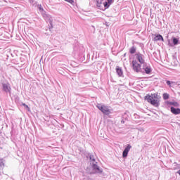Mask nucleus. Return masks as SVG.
<instances>
[{
  "label": "nucleus",
  "mask_w": 180,
  "mask_h": 180,
  "mask_svg": "<svg viewBox=\"0 0 180 180\" xmlns=\"http://www.w3.org/2000/svg\"><path fill=\"white\" fill-rule=\"evenodd\" d=\"M172 113L173 115H180V109L179 108H175L174 107H171L170 108Z\"/></svg>",
  "instance_id": "obj_8"
},
{
  "label": "nucleus",
  "mask_w": 180,
  "mask_h": 180,
  "mask_svg": "<svg viewBox=\"0 0 180 180\" xmlns=\"http://www.w3.org/2000/svg\"><path fill=\"white\" fill-rule=\"evenodd\" d=\"M135 60L139 61L140 64H143V65H146V60H144V55L140 53L135 54Z\"/></svg>",
  "instance_id": "obj_4"
},
{
  "label": "nucleus",
  "mask_w": 180,
  "mask_h": 180,
  "mask_svg": "<svg viewBox=\"0 0 180 180\" xmlns=\"http://www.w3.org/2000/svg\"><path fill=\"white\" fill-rule=\"evenodd\" d=\"M170 105H173V106H176V107H178L179 106V104L176 102L175 103H170Z\"/></svg>",
  "instance_id": "obj_20"
},
{
  "label": "nucleus",
  "mask_w": 180,
  "mask_h": 180,
  "mask_svg": "<svg viewBox=\"0 0 180 180\" xmlns=\"http://www.w3.org/2000/svg\"><path fill=\"white\" fill-rule=\"evenodd\" d=\"M163 99L165 101H167V99H169V94H168L167 93H164L163 94Z\"/></svg>",
  "instance_id": "obj_15"
},
{
  "label": "nucleus",
  "mask_w": 180,
  "mask_h": 180,
  "mask_svg": "<svg viewBox=\"0 0 180 180\" xmlns=\"http://www.w3.org/2000/svg\"><path fill=\"white\" fill-rule=\"evenodd\" d=\"M132 68L136 72H140L141 71V64L139 63L136 59L132 60Z\"/></svg>",
  "instance_id": "obj_3"
},
{
  "label": "nucleus",
  "mask_w": 180,
  "mask_h": 180,
  "mask_svg": "<svg viewBox=\"0 0 180 180\" xmlns=\"http://www.w3.org/2000/svg\"><path fill=\"white\" fill-rule=\"evenodd\" d=\"M66 2H68L69 4H74V0H65Z\"/></svg>",
  "instance_id": "obj_21"
},
{
  "label": "nucleus",
  "mask_w": 180,
  "mask_h": 180,
  "mask_svg": "<svg viewBox=\"0 0 180 180\" xmlns=\"http://www.w3.org/2000/svg\"><path fill=\"white\" fill-rule=\"evenodd\" d=\"M145 101H147L148 103H150V105H153V106H155V108H158L160 106V100L161 99V97L158 96V93L147 94L144 97Z\"/></svg>",
  "instance_id": "obj_1"
},
{
  "label": "nucleus",
  "mask_w": 180,
  "mask_h": 180,
  "mask_svg": "<svg viewBox=\"0 0 180 180\" xmlns=\"http://www.w3.org/2000/svg\"><path fill=\"white\" fill-rule=\"evenodd\" d=\"M50 25H52V21L51 20H50Z\"/></svg>",
  "instance_id": "obj_26"
},
{
  "label": "nucleus",
  "mask_w": 180,
  "mask_h": 180,
  "mask_svg": "<svg viewBox=\"0 0 180 180\" xmlns=\"http://www.w3.org/2000/svg\"><path fill=\"white\" fill-rule=\"evenodd\" d=\"M96 108H98V109H99V110H101V112H102V113H103L104 115H110L111 113L110 109H109V107L106 105L98 104L96 105Z\"/></svg>",
  "instance_id": "obj_2"
},
{
  "label": "nucleus",
  "mask_w": 180,
  "mask_h": 180,
  "mask_svg": "<svg viewBox=\"0 0 180 180\" xmlns=\"http://www.w3.org/2000/svg\"><path fill=\"white\" fill-rule=\"evenodd\" d=\"M179 40L176 38H173V44H174V46H176V44H178Z\"/></svg>",
  "instance_id": "obj_18"
},
{
  "label": "nucleus",
  "mask_w": 180,
  "mask_h": 180,
  "mask_svg": "<svg viewBox=\"0 0 180 180\" xmlns=\"http://www.w3.org/2000/svg\"><path fill=\"white\" fill-rule=\"evenodd\" d=\"M109 4H112V0H108Z\"/></svg>",
  "instance_id": "obj_24"
},
{
  "label": "nucleus",
  "mask_w": 180,
  "mask_h": 180,
  "mask_svg": "<svg viewBox=\"0 0 180 180\" xmlns=\"http://www.w3.org/2000/svg\"><path fill=\"white\" fill-rule=\"evenodd\" d=\"M167 84L171 88V87H172V85H174L175 84V82H171L169 80H167Z\"/></svg>",
  "instance_id": "obj_17"
},
{
  "label": "nucleus",
  "mask_w": 180,
  "mask_h": 180,
  "mask_svg": "<svg viewBox=\"0 0 180 180\" xmlns=\"http://www.w3.org/2000/svg\"><path fill=\"white\" fill-rule=\"evenodd\" d=\"M153 40L154 41H158L160 40L164 41V37H162L161 34H155Z\"/></svg>",
  "instance_id": "obj_9"
},
{
  "label": "nucleus",
  "mask_w": 180,
  "mask_h": 180,
  "mask_svg": "<svg viewBox=\"0 0 180 180\" xmlns=\"http://www.w3.org/2000/svg\"><path fill=\"white\" fill-rule=\"evenodd\" d=\"M0 167L1 168L5 167V160L4 159H0Z\"/></svg>",
  "instance_id": "obj_14"
},
{
  "label": "nucleus",
  "mask_w": 180,
  "mask_h": 180,
  "mask_svg": "<svg viewBox=\"0 0 180 180\" xmlns=\"http://www.w3.org/2000/svg\"><path fill=\"white\" fill-rule=\"evenodd\" d=\"M92 168L94 170V174H102V169H101L96 163H92Z\"/></svg>",
  "instance_id": "obj_6"
},
{
  "label": "nucleus",
  "mask_w": 180,
  "mask_h": 180,
  "mask_svg": "<svg viewBox=\"0 0 180 180\" xmlns=\"http://www.w3.org/2000/svg\"><path fill=\"white\" fill-rule=\"evenodd\" d=\"M90 160L94 164H95V158H93V156H90Z\"/></svg>",
  "instance_id": "obj_22"
},
{
  "label": "nucleus",
  "mask_w": 180,
  "mask_h": 180,
  "mask_svg": "<svg viewBox=\"0 0 180 180\" xmlns=\"http://www.w3.org/2000/svg\"><path fill=\"white\" fill-rule=\"evenodd\" d=\"M39 11H41V12H43V11H44V9H43V7L41 6V5L39 6Z\"/></svg>",
  "instance_id": "obj_23"
},
{
  "label": "nucleus",
  "mask_w": 180,
  "mask_h": 180,
  "mask_svg": "<svg viewBox=\"0 0 180 180\" xmlns=\"http://www.w3.org/2000/svg\"><path fill=\"white\" fill-rule=\"evenodd\" d=\"M22 106H24L28 112H30V108H29V105H26V103H22Z\"/></svg>",
  "instance_id": "obj_19"
},
{
  "label": "nucleus",
  "mask_w": 180,
  "mask_h": 180,
  "mask_svg": "<svg viewBox=\"0 0 180 180\" xmlns=\"http://www.w3.org/2000/svg\"><path fill=\"white\" fill-rule=\"evenodd\" d=\"M116 72L119 77H122L123 75V70H122V68H120V67L117 66L116 68Z\"/></svg>",
  "instance_id": "obj_10"
},
{
  "label": "nucleus",
  "mask_w": 180,
  "mask_h": 180,
  "mask_svg": "<svg viewBox=\"0 0 180 180\" xmlns=\"http://www.w3.org/2000/svg\"><path fill=\"white\" fill-rule=\"evenodd\" d=\"M136 46H132V47H131L130 49H129V53H130L131 54H134V53H136Z\"/></svg>",
  "instance_id": "obj_13"
},
{
  "label": "nucleus",
  "mask_w": 180,
  "mask_h": 180,
  "mask_svg": "<svg viewBox=\"0 0 180 180\" xmlns=\"http://www.w3.org/2000/svg\"><path fill=\"white\" fill-rule=\"evenodd\" d=\"M131 148V146L127 145L125 149L124 150L122 153V157L124 158H126L127 157V154H129V152L130 151V149Z\"/></svg>",
  "instance_id": "obj_7"
},
{
  "label": "nucleus",
  "mask_w": 180,
  "mask_h": 180,
  "mask_svg": "<svg viewBox=\"0 0 180 180\" xmlns=\"http://www.w3.org/2000/svg\"><path fill=\"white\" fill-rule=\"evenodd\" d=\"M103 6H104V9H108V8H109V6H110V3L104 2Z\"/></svg>",
  "instance_id": "obj_16"
},
{
  "label": "nucleus",
  "mask_w": 180,
  "mask_h": 180,
  "mask_svg": "<svg viewBox=\"0 0 180 180\" xmlns=\"http://www.w3.org/2000/svg\"><path fill=\"white\" fill-rule=\"evenodd\" d=\"M177 174H179V175H180V170H179V171L177 172Z\"/></svg>",
  "instance_id": "obj_25"
},
{
  "label": "nucleus",
  "mask_w": 180,
  "mask_h": 180,
  "mask_svg": "<svg viewBox=\"0 0 180 180\" xmlns=\"http://www.w3.org/2000/svg\"><path fill=\"white\" fill-rule=\"evenodd\" d=\"M11 89H12L11 88V84H9V83L3 84V90L4 92H8L11 94Z\"/></svg>",
  "instance_id": "obj_5"
},
{
  "label": "nucleus",
  "mask_w": 180,
  "mask_h": 180,
  "mask_svg": "<svg viewBox=\"0 0 180 180\" xmlns=\"http://www.w3.org/2000/svg\"><path fill=\"white\" fill-rule=\"evenodd\" d=\"M96 2V6H98V8H101L102 6V4L103 2V0H94Z\"/></svg>",
  "instance_id": "obj_11"
},
{
  "label": "nucleus",
  "mask_w": 180,
  "mask_h": 180,
  "mask_svg": "<svg viewBox=\"0 0 180 180\" xmlns=\"http://www.w3.org/2000/svg\"><path fill=\"white\" fill-rule=\"evenodd\" d=\"M143 66L146 67L145 68H143L146 74H150V72H151V68L147 66V65H143Z\"/></svg>",
  "instance_id": "obj_12"
}]
</instances>
